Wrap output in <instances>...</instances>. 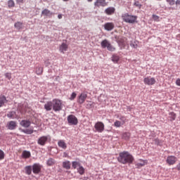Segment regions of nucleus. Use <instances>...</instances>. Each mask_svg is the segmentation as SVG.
Returning a JSON list of instances; mask_svg holds the SVG:
<instances>
[{
    "label": "nucleus",
    "mask_w": 180,
    "mask_h": 180,
    "mask_svg": "<svg viewBox=\"0 0 180 180\" xmlns=\"http://www.w3.org/2000/svg\"><path fill=\"white\" fill-rule=\"evenodd\" d=\"M104 28L108 32H110L115 29V24L113 22H107L104 25Z\"/></svg>",
    "instance_id": "obj_14"
},
{
    "label": "nucleus",
    "mask_w": 180,
    "mask_h": 180,
    "mask_svg": "<svg viewBox=\"0 0 180 180\" xmlns=\"http://www.w3.org/2000/svg\"><path fill=\"white\" fill-rule=\"evenodd\" d=\"M143 82L145 85H155V82H157V80H155V77L148 76L143 79Z\"/></svg>",
    "instance_id": "obj_7"
},
{
    "label": "nucleus",
    "mask_w": 180,
    "mask_h": 180,
    "mask_svg": "<svg viewBox=\"0 0 180 180\" xmlns=\"http://www.w3.org/2000/svg\"><path fill=\"white\" fill-rule=\"evenodd\" d=\"M4 75H5L6 78H7L8 79H9V80L12 79V73L6 72V73H5Z\"/></svg>",
    "instance_id": "obj_40"
},
{
    "label": "nucleus",
    "mask_w": 180,
    "mask_h": 180,
    "mask_svg": "<svg viewBox=\"0 0 180 180\" xmlns=\"http://www.w3.org/2000/svg\"><path fill=\"white\" fill-rule=\"evenodd\" d=\"M41 15H44V16H49V18L53 16V13L50 11V10L45 8L41 12Z\"/></svg>",
    "instance_id": "obj_22"
},
{
    "label": "nucleus",
    "mask_w": 180,
    "mask_h": 180,
    "mask_svg": "<svg viewBox=\"0 0 180 180\" xmlns=\"http://www.w3.org/2000/svg\"><path fill=\"white\" fill-rule=\"evenodd\" d=\"M8 103V100L6 97L4 95L0 96V108H2L5 105V103Z\"/></svg>",
    "instance_id": "obj_20"
},
{
    "label": "nucleus",
    "mask_w": 180,
    "mask_h": 180,
    "mask_svg": "<svg viewBox=\"0 0 180 180\" xmlns=\"http://www.w3.org/2000/svg\"><path fill=\"white\" fill-rule=\"evenodd\" d=\"M68 122L72 126H77L78 124V118L74 115H70L68 116Z\"/></svg>",
    "instance_id": "obj_6"
},
{
    "label": "nucleus",
    "mask_w": 180,
    "mask_h": 180,
    "mask_svg": "<svg viewBox=\"0 0 180 180\" xmlns=\"http://www.w3.org/2000/svg\"><path fill=\"white\" fill-rule=\"evenodd\" d=\"M176 5H180V0L176 1Z\"/></svg>",
    "instance_id": "obj_49"
},
{
    "label": "nucleus",
    "mask_w": 180,
    "mask_h": 180,
    "mask_svg": "<svg viewBox=\"0 0 180 180\" xmlns=\"http://www.w3.org/2000/svg\"><path fill=\"white\" fill-rule=\"evenodd\" d=\"M47 140H49V138L46 136H43L38 139L37 143L39 144V146H46Z\"/></svg>",
    "instance_id": "obj_13"
},
{
    "label": "nucleus",
    "mask_w": 180,
    "mask_h": 180,
    "mask_svg": "<svg viewBox=\"0 0 180 180\" xmlns=\"http://www.w3.org/2000/svg\"><path fill=\"white\" fill-rule=\"evenodd\" d=\"M119 60H120V58L119 57V56H117V55L112 56V61H113L115 64H117V63H119Z\"/></svg>",
    "instance_id": "obj_31"
},
{
    "label": "nucleus",
    "mask_w": 180,
    "mask_h": 180,
    "mask_svg": "<svg viewBox=\"0 0 180 180\" xmlns=\"http://www.w3.org/2000/svg\"><path fill=\"white\" fill-rule=\"evenodd\" d=\"M18 4H22L23 0H17Z\"/></svg>",
    "instance_id": "obj_47"
},
{
    "label": "nucleus",
    "mask_w": 180,
    "mask_h": 180,
    "mask_svg": "<svg viewBox=\"0 0 180 180\" xmlns=\"http://www.w3.org/2000/svg\"><path fill=\"white\" fill-rule=\"evenodd\" d=\"M101 44L103 49H107L108 51H115V50H116V49H115V47H113L110 42H109V41L107 39L103 40Z\"/></svg>",
    "instance_id": "obj_4"
},
{
    "label": "nucleus",
    "mask_w": 180,
    "mask_h": 180,
    "mask_svg": "<svg viewBox=\"0 0 180 180\" xmlns=\"http://www.w3.org/2000/svg\"><path fill=\"white\" fill-rule=\"evenodd\" d=\"M35 72L37 75H41V74H43V67H41V65H38L36 68Z\"/></svg>",
    "instance_id": "obj_25"
},
{
    "label": "nucleus",
    "mask_w": 180,
    "mask_h": 180,
    "mask_svg": "<svg viewBox=\"0 0 180 180\" xmlns=\"http://www.w3.org/2000/svg\"><path fill=\"white\" fill-rule=\"evenodd\" d=\"M122 137L124 140H129V139H130V133L125 132L123 134Z\"/></svg>",
    "instance_id": "obj_37"
},
{
    "label": "nucleus",
    "mask_w": 180,
    "mask_h": 180,
    "mask_svg": "<svg viewBox=\"0 0 180 180\" xmlns=\"http://www.w3.org/2000/svg\"><path fill=\"white\" fill-rule=\"evenodd\" d=\"M120 120H122V124H124V123H125V122H124V117H121L120 118Z\"/></svg>",
    "instance_id": "obj_46"
},
{
    "label": "nucleus",
    "mask_w": 180,
    "mask_h": 180,
    "mask_svg": "<svg viewBox=\"0 0 180 180\" xmlns=\"http://www.w3.org/2000/svg\"><path fill=\"white\" fill-rule=\"evenodd\" d=\"M75 98H77V94L75 92H73L70 97L69 98L70 101H74V99H75Z\"/></svg>",
    "instance_id": "obj_41"
},
{
    "label": "nucleus",
    "mask_w": 180,
    "mask_h": 180,
    "mask_svg": "<svg viewBox=\"0 0 180 180\" xmlns=\"http://www.w3.org/2000/svg\"><path fill=\"white\" fill-rule=\"evenodd\" d=\"M122 124H123L122 122H120V121H119V120H116V121L114 122V126H115V127H120V126H122Z\"/></svg>",
    "instance_id": "obj_38"
},
{
    "label": "nucleus",
    "mask_w": 180,
    "mask_h": 180,
    "mask_svg": "<svg viewBox=\"0 0 180 180\" xmlns=\"http://www.w3.org/2000/svg\"><path fill=\"white\" fill-rule=\"evenodd\" d=\"M25 169V173L27 174V175L32 174V169H33L32 166H26Z\"/></svg>",
    "instance_id": "obj_28"
},
{
    "label": "nucleus",
    "mask_w": 180,
    "mask_h": 180,
    "mask_svg": "<svg viewBox=\"0 0 180 180\" xmlns=\"http://www.w3.org/2000/svg\"><path fill=\"white\" fill-rule=\"evenodd\" d=\"M134 6H136V8H139V9L141 8V4L139 1H136L134 4Z\"/></svg>",
    "instance_id": "obj_43"
},
{
    "label": "nucleus",
    "mask_w": 180,
    "mask_h": 180,
    "mask_svg": "<svg viewBox=\"0 0 180 180\" xmlns=\"http://www.w3.org/2000/svg\"><path fill=\"white\" fill-rule=\"evenodd\" d=\"M169 117L171 118V122H173V120H175L176 119V114L174 112H171L169 113Z\"/></svg>",
    "instance_id": "obj_29"
},
{
    "label": "nucleus",
    "mask_w": 180,
    "mask_h": 180,
    "mask_svg": "<svg viewBox=\"0 0 180 180\" xmlns=\"http://www.w3.org/2000/svg\"><path fill=\"white\" fill-rule=\"evenodd\" d=\"M86 98H88V94H86V93H81V94L77 97V103H79V105H82V103L86 101Z\"/></svg>",
    "instance_id": "obj_8"
},
{
    "label": "nucleus",
    "mask_w": 180,
    "mask_h": 180,
    "mask_svg": "<svg viewBox=\"0 0 180 180\" xmlns=\"http://www.w3.org/2000/svg\"><path fill=\"white\" fill-rule=\"evenodd\" d=\"M58 19H63V15L59 14V15H58Z\"/></svg>",
    "instance_id": "obj_48"
},
{
    "label": "nucleus",
    "mask_w": 180,
    "mask_h": 180,
    "mask_svg": "<svg viewBox=\"0 0 180 180\" xmlns=\"http://www.w3.org/2000/svg\"><path fill=\"white\" fill-rule=\"evenodd\" d=\"M22 25H23V23L20 22H17L14 25L15 27H16V29H18V30H20V29H22Z\"/></svg>",
    "instance_id": "obj_34"
},
{
    "label": "nucleus",
    "mask_w": 180,
    "mask_h": 180,
    "mask_svg": "<svg viewBox=\"0 0 180 180\" xmlns=\"http://www.w3.org/2000/svg\"><path fill=\"white\" fill-rule=\"evenodd\" d=\"M154 141H155V144H157V146H158V144H160V139H155Z\"/></svg>",
    "instance_id": "obj_44"
},
{
    "label": "nucleus",
    "mask_w": 180,
    "mask_h": 180,
    "mask_svg": "<svg viewBox=\"0 0 180 180\" xmlns=\"http://www.w3.org/2000/svg\"><path fill=\"white\" fill-rule=\"evenodd\" d=\"M21 131L25 134H32L33 129H22Z\"/></svg>",
    "instance_id": "obj_35"
},
{
    "label": "nucleus",
    "mask_w": 180,
    "mask_h": 180,
    "mask_svg": "<svg viewBox=\"0 0 180 180\" xmlns=\"http://www.w3.org/2000/svg\"><path fill=\"white\" fill-rule=\"evenodd\" d=\"M176 85L178 86H180V79H177L176 81Z\"/></svg>",
    "instance_id": "obj_45"
},
{
    "label": "nucleus",
    "mask_w": 180,
    "mask_h": 180,
    "mask_svg": "<svg viewBox=\"0 0 180 180\" xmlns=\"http://www.w3.org/2000/svg\"><path fill=\"white\" fill-rule=\"evenodd\" d=\"M117 161L121 164H133L134 161V158L130 153L127 151H123L119 153V156L117 158Z\"/></svg>",
    "instance_id": "obj_1"
},
{
    "label": "nucleus",
    "mask_w": 180,
    "mask_h": 180,
    "mask_svg": "<svg viewBox=\"0 0 180 180\" xmlns=\"http://www.w3.org/2000/svg\"><path fill=\"white\" fill-rule=\"evenodd\" d=\"M72 166L74 169H77V167H81V163H79V162L75 161L72 162Z\"/></svg>",
    "instance_id": "obj_32"
},
{
    "label": "nucleus",
    "mask_w": 180,
    "mask_h": 180,
    "mask_svg": "<svg viewBox=\"0 0 180 180\" xmlns=\"http://www.w3.org/2000/svg\"><path fill=\"white\" fill-rule=\"evenodd\" d=\"M17 126L16 122L15 121H10L7 124V127L9 130H15Z\"/></svg>",
    "instance_id": "obj_15"
},
{
    "label": "nucleus",
    "mask_w": 180,
    "mask_h": 180,
    "mask_svg": "<svg viewBox=\"0 0 180 180\" xmlns=\"http://www.w3.org/2000/svg\"><path fill=\"white\" fill-rule=\"evenodd\" d=\"M32 172L35 174H39L41 171V165L39 163H35L32 165Z\"/></svg>",
    "instance_id": "obj_11"
},
{
    "label": "nucleus",
    "mask_w": 180,
    "mask_h": 180,
    "mask_svg": "<svg viewBox=\"0 0 180 180\" xmlns=\"http://www.w3.org/2000/svg\"><path fill=\"white\" fill-rule=\"evenodd\" d=\"M176 161H178V158L174 155L168 156L166 160V162L169 165H174Z\"/></svg>",
    "instance_id": "obj_10"
},
{
    "label": "nucleus",
    "mask_w": 180,
    "mask_h": 180,
    "mask_svg": "<svg viewBox=\"0 0 180 180\" xmlns=\"http://www.w3.org/2000/svg\"><path fill=\"white\" fill-rule=\"evenodd\" d=\"M5 158V153L0 149V161H2Z\"/></svg>",
    "instance_id": "obj_39"
},
{
    "label": "nucleus",
    "mask_w": 180,
    "mask_h": 180,
    "mask_svg": "<svg viewBox=\"0 0 180 180\" xmlns=\"http://www.w3.org/2000/svg\"><path fill=\"white\" fill-rule=\"evenodd\" d=\"M77 172L80 174V175H84V174H85V169L84 168V167L82 166H79L77 168Z\"/></svg>",
    "instance_id": "obj_30"
},
{
    "label": "nucleus",
    "mask_w": 180,
    "mask_h": 180,
    "mask_svg": "<svg viewBox=\"0 0 180 180\" xmlns=\"http://www.w3.org/2000/svg\"><path fill=\"white\" fill-rule=\"evenodd\" d=\"M44 109L47 110V112H50L51 109H53V101H48L44 105Z\"/></svg>",
    "instance_id": "obj_18"
},
{
    "label": "nucleus",
    "mask_w": 180,
    "mask_h": 180,
    "mask_svg": "<svg viewBox=\"0 0 180 180\" xmlns=\"http://www.w3.org/2000/svg\"><path fill=\"white\" fill-rule=\"evenodd\" d=\"M94 129L98 133H102L105 130V124L102 122H97L94 125Z\"/></svg>",
    "instance_id": "obj_5"
},
{
    "label": "nucleus",
    "mask_w": 180,
    "mask_h": 180,
    "mask_svg": "<svg viewBox=\"0 0 180 180\" xmlns=\"http://www.w3.org/2000/svg\"><path fill=\"white\" fill-rule=\"evenodd\" d=\"M59 50L60 53L64 54V51H67L68 50V45L65 43H62V44L59 47Z\"/></svg>",
    "instance_id": "obj_19"
},
{
    "label": "nucleus",
    "mask_w": 180,
    "mask_h": 180,
    "mask_svg": "<svg viewBox=\"0 0 180 180\" xmlns=\"http://www.w3.org/2000/svg\"><path fill=\"white\" fill-rule=\"evenodd\" d=\"M53 109L55 112H60L63 109V103L58 99H53L52 101Z\"/></svg>",
    "instance_id": "obj_3"
},
{
    "label": "nucleus",
    "mask_w": 180,
    "mask_h": 180,
    "mask_svg": "<svg viewBox=\"0 0 180 180\" xmlns=\"http://www.w3.org/2000/svg\"><path fill=\"white\" fill-rule=\"evenodd\" d=\"M107 6L108 3H106V0H96V1L94 2V6H96V8H101V6L105 7Z\"/></svg>",
    "instance_id": "obj_9"
},
{
    "label": "nucleus",
    "mask_w": 180,
    "mask_h": 180,
    "mask_svg": "<svg viewBox=\"0 0 180 180\" xmlns=\"http://www.w3.org/2000/svg\"><path fill=\"white\" fill-rule=\"evenodd\" d=\"M131 47H133V49H137L139 47V41H131L130 44Z\"/></svg>",
    "instance_id": "obj_33"
},
{
    "label": "nucleus",
    "mask_w": 180,
    "mask_h": 180,
    "mask_svg": "<svg viewBox=\"0 0 180 180\" xmlns=\"http://www.w3.org/2000/svg\"><path fill=\"white\" fill-rule=\"evenodd\" d=\"M45 64H46V67H49V65H50V63L46 62V63H45Z\"/></svg>",
    "instance_id": "obj_50"
},
{
    "label": "nucleus",
    "mask_w": 180,
    "mask_h": 180,
    "mask_svg": "<svg viewBox=\"0 0 180 180\" xmlns=\"http://www.w3.org/2000/svg\"><path fill=\"white\" fill-rule=\"evenodd\" d=\"M122 19L126 23H136L137 20V16L131 15L128 13H125L122 15Z\"/></svg>",
    "instance_id": "obj_2"
},
{
    "label": "nucleus",
    "mask_w": 180,
    "mask_h": 180,
    "mask_svg": "<svg viewBox=\"0 0 180 180\" xmlns=\"http://www.w3.org/2000/svg\"><path fill=\"white\" fill-rule=\"evenodd\" d=\"M116 9L115 8V7H108L105 10V13L108 15H113Z\"/></svg>",
    "instance_id": "obj_17"
},
{
    "label": "nucleus",
    "mask_w": 180,
    "mask_h": 180,
    "mask_svg": "<svg viewBox=\"0 0 180 180\" xmlns=\"http://www.w3.org/2000/svg\"><path fill=\"white\" fill-rule=\"evenodd\" d=\"M167 4H169L171 6L175 5V0H166Z\"/></svg>",
    "instance_id": "obj_42"
},
{
    "label": "nucleus",
    "mask_w": 180,
    "mask_h": 180,
    "mask_svg": "<svg viewBox=\"0 0 180 180\" xmlns=\"http://www.w3.org/2000/svg\"><path fill=\"white\" fill-rule=\"evenodd\" d=\"M8 8H13L15 6V1L13 0H9L8 1Z\"/></svg>",
    "instance_id": "obj_36"
},
{
    "label": "nucleus",
    "mask_w": 180,
    "mask_h": 180,
    "mask_svg": "<svg viewBox=\"0 0 180 180\" xmlns=\"http://www.w3.org/2000/svg\"><path fill=\"white\" fill-rule=\"evenodd\" d=\"M139 162L135 165L136 168H141V167H144L148 164V161L147 160L139 159Z\"/></svg>",
    "instance_id": "obj_12"
},
{
    "label": "nucleus",
    "mask_w": 180,
    "mask_h": 180,
    "mask_svg": "<svg viewBox=\"0 0 180 180\" xmlns=\"http://www.w3.org/2000/svg\"><path fill=\"white\" fill-rule=\"evenodd\" d=\"M63 168H65V169H70V168H71V163L70 161L63 162Z\"/></svg>",
    "instance_id": "obj_27"
},
{
    "label": "nucleus",
    "mask_w": 180,
    "mask_h": 180,
    "mask_svg": "<svg viewBox=\"0 0 180 180\" xmlns=\"http://www.w3.org/2000/svg\"><path fill=\"white\" fill-rule=\"evenodd\" d=\"M22 157L25 159L30 158V157H32V153H30V151L24 150L22 153Z\"/></svg>",
    "instance_id": "obj_24"
},
{
    "label": "nucleus",
    "mask_w": 180,
    "mask_h": 180,
    "mask_svg": "<svg viewBox=\"0 0 180 180\" xmlns=\"http://www.w3.org/2000/svg\"><path fill=\"white\" fill-rule=\"evenodd\" d=\"M65 2H67V1H70V0H63Z\"/></svg>",
    "instance_id": "obj_52"
},
{
    "label": "nucleus",
    "mask_w": 180,
    "mask_h": 180,
    "mask_svg": "<svg viewBox=\"0 0 180 180\" xmlns=\"http://www.w3.org/2000/svg\"><path fill=\"white\" fill-rule=\"evenodd\" d=\"M55 164H56V160L53 158H49L46 161V165H48V167H53V165H54Z\"/></svg>",
    "instance_id": "obj_26"
},
{
    "label": "nucleus",
    "mask_w": 180,
    "mask_h": 180,
    "mask_svg": "<svg viewBox=\"0 0 180 180\" xmlns=\"http://www.w3.org/2000/svg\"><path fill=\"white\" fill-rule=\"evenodd\" d=\"M89 2H92V0H87Z\"/></svg>",
    "instance_id": "obj_53"
},
{
    "label": "nucleus",
    "mask_w": 180,
    "mask_h": 180,
    "mask_svg": "<svg viewBox=\"0 0 180 180\" xmlns=\"http://www.w3.org/2000/svg\"><path fill=\"white\" fill-rule=\"evenodd\" d=\"M117 43L121 47H124L126 46V38L122 37L118 39Z\"/></svg>",
    "instance_id": "obj_23"
},
{
    "label": "nucleus",
    "mask_w": 180,
    "mask_h": 180,
    "mask_svg": "<svg viewBox=\"0 0 180 180\" xmlns=\"http://www.w3.org/2000/svg\"><path fill=\"white\" fill-rule=\"evenodd\" d=\"M58 146L60 148H62L63 150H67V143L64 140H59L58 141Z\"/></svg>",
    "instance_id": "obj_16"
},
{
    "label": "nucleus",
    "mask_w": 180,
    "mask_h": 180,
    "mask_svg": "<svg viewBox=\"0 0 180 180\" xmlns=\"http://www.w3.org/2000/svg\"><path fill=\"white\" fill-rule=\"evenodd\" d=\"M178 36H180V34H179Z\"/></svg>",
    "instance_id": "obj_54"
},
{
    "label": "nucleus",
    "mask_w": 180,
    "mask_h": 180,
    "mask_svg": "<svg viewBox=\"0 0 180 180\" xmlns=\"http://www.w3.org/2000/svg\"><path fill=\"white\" fill-rule=\"evenodd\" d=\"M8 117H12V114H8Z\"/></svg>",
    "instance_id": "obj_51"
},
{
    "label": "nucleus",
    "mask_w": 180,
    "mask_h": 180,
    "mask_svg": "<svg viewBox=\"0 0 180 180\" xmlns=\"http://www.w3.org/2000/svg\"><path fill=\"white\" fill-rule=\"evenodd\" d=\"M31 124L32 123L29 120H22L20 123V126L25 128L30 127Z\"/></svg>",
    "instance_id": "obj_21"
}]
</instances>
